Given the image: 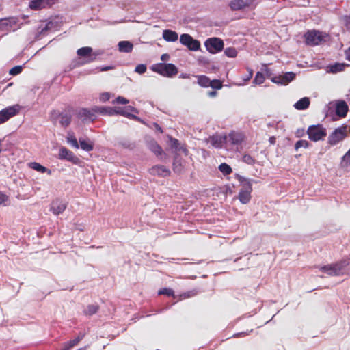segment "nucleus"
<instances>
[{"label": "nucleus", "mask_w": 350, "mask_h": 350, "mask_svg": "<svg viewBox=\"0 0 350 350\" xmlns=\"http://www.w3.org/2000/svg\"><path fill=\"white\" fill-rule=\"evenodd\" d=\"M23 67L21 66H16L11 68L9 71V74L11 75H16L22 72Z\"/></svg>", "instance_id": "49"}, {"label": "nucleus", "mask_w": 350, "mask_h": 350, "mask_svg": "<svg viewBox=\"0 0 350 350\" xmlns=\"http://www.w3.org/2000/svg\"><path fill=\"white\" fill-rule=\"evenodd\" d=\"M118 46V50L122 53H130L133 49V44L129 41H120Z\"/></svg>", "instance_id": "30"}, {"label": "nucleus", "mask_w": 350, "mask_h": 350, "mask_svg": "<svg viewBox=\"0 0 350 350\" xmlns=\"http://www.w3.org/2000/svg\"><path fill=\"white\" fill-rule=\"evenodd\" d=\"M92 49L90 46H85L80 48L77 50V53L80 57H89L88 62H93L95 59V57L98 55L94 53V57H92Z\"/></svg>", "instance_id": "23"}, {"label": "nucleus", "mask_w": 350, "mask_h": 350, "mask_svg": "<svg viewBox=\"0 0 350 350\" xmlns=\"http://www.w3.org/2000/svg\"><path fill=\"white\" fill-rule=\"evenodd\" d=\"M58 118H59V123L62 126L66 127L70 124L71 121L70 116L67 113H59L56 111H53L51 115L52 121L55 122Z\"/></svg>", "instance_id": "14"}, {"label": "nucleus", "mask_w": 350, "mask_h": 350, "mask_svg": "<svg viewBox=\"0 0 350 350\" xmlns=\"http://www.w3.org/2000/svg\"><path fill=\"white\" fill-rule=\"evenodd\" d=\"M306 134L310 141L317 142L325 139L327 130L321 124H312L308 126Z\"/></svg>", "instance_id": "1"}, {"label": "nucleus", "mask_w": 350, "mask_h": 350, "mask_svg": "<svg viewBox=\"0 0 350 350\" xmlns=\"http://www.w3.org/2000/svg\"><path fill=\"white\" fill-rule=\"evenodd\" d=\"M98 310V305L91 304V305H88L87 306V308L84 310V313L86 315L91 316V315L96 314Z\"/></svg>", "instance_id": "40"}, {"label": "nucleus", "mask_w": 350, "mask_h": 350, "mask_svg": "<svg viewBox=\"0 0 350 350\" xmlns=\"http://www.w3.org/2000/svg\"><path fill=\"white\" fill-rule=\"evenodd\" d=\"M173 170L176 173H180L182 170V163L178 159V154L175 157L173 162Z\"/></svg>", "instance_id": "43"}, {"label": "nucleus", "mask_w": 350, "mask_h": 350, "mask_svg": "<svg viewBox=\"0 0 350 350\" xmlns=\"http://www.w3.org/2000/svg\"><path fill=\"white\" fill-rule=\"evenodd\" d=\"M211 144L215 148H221L223 145L227 146L226 135H212L211 137Z\"/></svg>", "instance_id": "21"}, {"label": "nucleus", "mask_w": 350, "mask_h": 350, "mask_svg": "<svg viewBox=\"0 0 350 350\" xmlns=\"http://www.w3.org/2000/svg\"><path fill=\"white\" fill-rule=\"evenodd\" d=\"M180 42L185 46H187L191 51H197V40H193L192 37L187 33L182 34L180 38Z\"/></svg>", "instance_id": "16"}, {"label": "nucleus", "mask_w": 350, "mask_h": 350, "mask_svg": "<svg viewBox=\"0 0 350 350\" xmlns=\"http://www.w3.org/2000/svg\"><path fill=\"white\" fill-rule=\"evenodd\" d=\"M349 65L346 63L335 62L329 64L327 66V72L329 73H337L343 71L347 66Z\"/></svg>", "instance_id": "22"}, {"label": "nucleus", "mask_w": 350, "mask_h": 350, "mask_svg": "<svg viewBox=\"0 0 350 350\" xmlns=\"http://www.w3.org/2000/svg\"><path fill=\"white\" fill-rule=\"evenodd\" d=\"M163 38L167 42H175L178 38V34L172 30L165 29L163 31Z\"/></svg>", "instance_id": "29"}, {"label": "nucleus", "mask_w": 350, "mask_h": 350, "mask_svg": "<svg viewBox=\"0 0 350 350\" xmlns=\"http://www.w3.org/2000/svg\"><path fill=\"white\" fill-rule=\"evenodd\" d=\"M149 172L153 176L166 177L170 176V171L164 165H157L149 169Z\"/></svg>", "instance_id": "17"}, {"label": "nucleus", "mask_w": 350, "mask_h": 350, "mask_svg": "<svg viewBox=\"0 0 350 350\" xmlns=\"http://www.w3.org/2000/svg\"><path fill=\"white\" fill-rule=\"evenodd\" d=\"M152 70L165 77H172L178 72L177 68L173 64L161 63L152 67Z\"/></svg>", "instance_id": "6"}, {"label": "nucleus", "mask_w": 350, "mask_h": 350, "mask_svg": "<svg viewBox=\"0 0 350 350\" xmlns=\"http://www.w3.org/2000/svg\"><path fill=\"white\" fill-rule=\"evenodd\" d=\"M296 77L294 72L289 71L284 73L282 75L275 76L272 79V82L279 85H286L293 81Z\"/></svg>", "instance_id": "8"}, {"label": "nucleus", "mask_w": 350, "mask_h": 350, "mask_svg": "<svg viewBox=\"0 0 350 350\" xmlns=\"http://www.w3.org/2000/svg\"><path fill=\"white\" fill-rule=\"evenodd\" d=\"M269 142L271 144H275L276 142V138L274 136H271L269 139Z\"/></svg>", "instance_id": "64"}, {"label": "nucleus", "mask_w": 350, "mask_h": 350, "mask_svg": "<svg viewBox=\"0 0 350 350\" xmlns=\"http://www.w3.org/2000/svg\"><path fill=\"white\" fill-rule=\"evenodd\" d=\"M116 102L118 104H122V105H125V104H127L129 103V100L124 98V97H122V96H118L116 99Z\"/></svg>", "instance_id": "55"}, {"label": "nucleus", "mask_w": 350, "mask_h": 350, "mask_svg": "<svg viewBox=\"0 0 350 350\" xmlns=\"http://www.w3.org/2000/svg\"><path fill=\"white\" fill-rule=\"evenodd\" d=\"M311 146V144L305 139H299L297 141L294 145V149L295 151H298L300 148H308Z\"/></svg>", "instance_id": "38"}, {"label": "nucleus", "mask_w": 350, "mask_h": 350, "mask_svg": "<svg viewBox=\"0 0 350 350\" xmlns=\"http://www.w3.org/2000/svg\"><path fill=\"white\" fill-rule=\"evenodd\" d=\"M346 59L350 62V47L345 51Z\"/></svg>", "instance_id": "62"}, {"label": "nucleus", "mask_w": 350, "mask_h": 350, "mask_svg": "<svg viewBox=\"0 0 350 350\" xmlns=\"http://www.w3.org/2000/svg\"><path fill=\"white\" fill-rule=\"evenodd\" d=\"M146 144L148 148L157 156L162 154V148L154 139L147 140Z\"/></svg>", "instance_id": "26"}, {"label": "nucleus", "mask_w": 350, "mask_h": 350, "mask_svg": "<svg viewBox=\"0 0 350 350\" xmlns=\"http://www.w3.org/2000/svg\"><path fill=\"white\" fill-rule=\"evenodd\" d=\"M99 98L101 102H106L110 98V94L108 92L102 93Z\"/></svg>", "instance_id": "54"}, {"label": "nucleus", "mask_w": 350, "mask_h": 350, "mask_svg": "<svg viewBox=\"0 0 350 350\" xmlns=\"http://www.w3.org/2000/svg\"><path fill=\"white\" fill-rule=\"evenodd\" d=\"M306 133V131H305L304 129L299 128V129H297L296 130V131L295 132V135L297 138H301V137H304Z\"/></svg>", "instance_id": "52"}, {"label": "nucleus", "mask_w": 350, "mask_h": 350, "mask_svg": "<svg viewBox=\"0 0 350 350\" xmlns=\"http://www.w3.org/2000/svg\"><path fill=\"white\" fill-rule=\"evenodd\" d=\"M310 104V100L308 97H303L301 99H299L298 101H297L294 104V107L297 110H306L307 109Z\"/></svg>", "instance_id": "28"}, {"label": "nucleus", "mask_w": 350, "mask_h": 350, "mask_svg": "<svg viewBox=\"0 0 350 350\" xmlns=\"http://www.w3.org/2000/svg\"><path fill=\"white\" fill-rule=\"evenodd\" d=\"M206 94L211 98H214L217 95V90H212L206 92Z\"/></svg>", "instance_id": "60"}, {"label": "nucleus", "mask_w": 350, "mask_h": 350, "mask_svg": "<svg viewBox=\"0 0 350 350\" xmlns=\"http://www.w3.org/2000/svg\"><path fill=\"white\" fill-rule=\"evenodd\" d=\"M94 110L96 112V113H100L102 115H108V116H113L116 115V109L110 107H94Z\"/></svg>", "instance_id": "27"}, {"label": "nucleus", "mask_w": 350, "mask_h": 350, "mask_svg": "<svg viewBox=\"0 0 350 350\" xmlns=\"http://www.w3.org/2000/svg\"><path fill=\"white\" fill-rule=\"evenodd\" d=\"M120 144L124 147V148H132L133 147V144L130 143L129 142H127V141H124V142H120Z\"/></svg>", "instance_id": "58"}, {"label": "nucleus", "mask_w": 350, "mask_h": 350, "mask_svg": "<svg viewBox=\"0 0 350 350\" xmlns=\"http://www.w3.org/2000/svg\"><path fill=\"white\" fill-rule=\"evenodd\" d=\"M146 66L145 64H138L135 68V72H136L138 74H144L146 71Z\"/></svg>", "instance_id": "50"}, {"label": "nucleus", "mask_w": 350, "mask_h": 350, "mask_svg": "<svg viewBox=\"0 0 350 350\" xmlns=\"http://www.w3.org/2000/svg\"><path fill=\"white\" fill-rule=\"evenodd\" d=\"M334 264L339 275L350 274V255L349 257L342 258Z\"/></svg>", "instance_id": "9"}, {"label": "nucleus", "mask_w": 350, "mask_h": 350, "mask_svg": "<svg viewBox=\"0 0 350 350\" xmlns=\"http://www.w3.org/2000/svg\"><path fill=\"white\" fill-rule=\"evenodd\" d=\"M204 46L207 51L212 54H216L224 49V40L217 37L208 38L204 42Z\"/></svg>", "instance_id": "5"}, {"label": "nucleus", "mask_w": 350, "mask_h": 350, "mask_svg": "<svg viewBox=\"0 0 350 350\" xmlns=\"http://www.w3.org/2000/svg\"><path fill=\"white\" fill-rule=\"evenodd\" d=\"M349 111V106L346 101L343 100H338L335 103V113L340 118L346 117Z\"/></svg>", "instance_id": "15"}, {"label": "nucleus", "mask_w": 350, "mask_h": 350, "mask_svg": "<svg viewBox=\"0 0 350 350\" xmlns=\"http://www.w3.org/2000/svg\"><path fill=\"white\" fill-rule=\"evenodd\" d=\"M234 176L235 178L237 179V180L239 182L240 185L241 186V189L240 190L250 192L252 191V180L247 178L239 174H235Z\"/></svg>", "instance_id": "18"}, {"label": "nucleus", "mask_w": 350, "mask_h": 350, "mask_svg": "<svg viewBox=\"0 0 350 350\" xmlns=\"http://www.w3.org/2000/svg\"><path fill=\"white\" fill-rule=\"evenodd\" d=\"M218 170L222 173L224 176H228L232 172V167L226 163H221L218 166Z\"/></svg>", "instance_id": "37"}, {"label": "nucleus", "mask_w": 350, "mask_h": 350, "mask_svg": "<svg viewBox=\"0 0 350 350\" xmlns=\"http://www.w3.org/2000/svg\"><path fill=\"white\" fill-rule=\"evenodd\" d=\"M209 85L213 90H219L223 88V82L220 79H214L211 80Z\"/></svg>", "instance_id": "39"}, {"label": "nucleus", "mask_w": 350, "mask_h": 350, "mask_svg": "<svg viewBox=\"0 0 350 350\" xmlns=\"http://www.w3.org/2000/svg\"><path fill=\"white\" fill-rule=\"evenodd\" d=\"M265 76L261 72H257L254 79L253 80V83L256 85H260L265 81Z\"/></svg>", "instance_id": "42"}, {"label": "nucleus", "mask_w": 350, "mask_h": 350, "mask_svg": "<svg viewBox=\"0 0 350 350\" xmlns=\"http://www.w3.org/2000/svg\"><path fill=\"white\" fill-rule=\"evenodd\" d=\"M170 56L168 54H163L161 57V59L163 62H166L169 59Z\"/></svg>", "instance_id": "63"}, {"label": "nucleus", "mask_w": 350, "mask_h": 350, "mask_svg": "<svg viewBox=\"0 0 350 350\" xmlns=\"http://www.w3.org/2000/svg\"><path fill=\"white\" fill-rule=\"evenodd\" d=\"M254 0H232L229 3V7L233 11H237L250 7Z\"/></svg>", "instance_id": "13"}, {"label": "nucleus", "mask_w": 350, "mask_h": 350, "mask_svg": "<svg viewBox=\"0 0 350 350\" xmlns=\"http://www.w3.org/2000/svg\"><path fill=\"white\" fill-rule=\"evenodd\" d=\"M52 27H53V23L51 22L47 23L44 25V27L40 26L38 28V33L39 34H45V33L48 30L51 29Z\"/></svg>", "instance_id": "47"}, {"label": "nucleus", "mask_w": 350, "mask_h": 350, "mask_svg": "<svg viewBox=\"0 0 350 350\" xmlns=\"http://www.w3.org/2000/svg\"><path fill=\"white\" fill-rule=\"evenodd\" d=\"M224 54L230 58L236 57L237 55V51L234 47H228L224 50Z\"/></svg>", "instance_id": "44"}, {"label": "nucleus", "mask_w": 350, "mask_h": 350, "mask_svg": "<svg viewBox=\"0 0 350 350\" xmlns=\"http://www.w3.org/2000/svg\"><path fill=\"white\" fill-rule=\"evenodd\" d=\"M304 38L306 45L314 46L325 42V33L319 30H308L304 33Z\"/></svg>", "instance_id": "2"}, {"label": "nucleus", "mask_w": 350, "mask_h": 350, "mask_svg": "<svg viewBox=\"0 0 350 350\" xmlns=\"http://www.w3.org/2000/svg\"><path fill=\"white\" fill-rule=\"evenodd\" d=\"M159 295H165L167 296H172L174 298H176V296L174 293V291L171 288H163L159 291Z\"/></svg>", "instance_id": "45"}, {"label": "nucleus", "mask_w": 350, "mask_h": 350, "mask_svg": "<svg viewBox=\"0 0 350 350\" xmlns=\"http://www.w3.org/2000/svg\"><path fill=\"white\" fill-rule=\"evenodd\" d=\"M67 142L69 143L72 147L75 148H79V144L76 137L73 135H70L68 137Z\"/></svg>", "instance_id": "48"}, {"label": "nucleus", "mask_w": 350, "mask_h": 350, "mask_svg": "<svg viewBox=\"0 0 350 350\" xmlns=\"http://www.w3.org/2000/svg\"><path fill=\"white\" fill-rule=\"evenodd\" d=\"M53 3V0H31L29 8L32 10H40Z\"/></svg>", "instance_id": "20"}, {"label": "nucleus", "mask_w": 350, "mask_h": 350, "mask_svg": "<svg viewBox=\"0 0 350 350\" xmlns=\"http://www.w3.org/2000/svg\"><path fill=\"white\" fill-rule=\"evenodd\" d=\"M96 112L94 110V107L91 109L82 108L77 112V117L83 122L94 121L96 118Z\"/></svg>", "instance_id": "10"}, {"label": "nucleus", "mask_w": 350, "mask_h": 350, "mask_svg": "<svg viewBox=\"0 0 350 350\" xmlns=\"http://www.w3.org/2000/svg\"><path fill=\"white\" fill-rule=\"evenodd\" d=\"M233 191L229 185H226L219 188V193L224 196V199L227 198L228 194L232 195Z\"/></svg>", "instance_id": "41"}, {"label": "nucleus", "mask_w": 350, "mask_h": 350, "mask_svg": "<svg viewBox=\"0 0 350 350\" xmlns=\"http://www.w3.org/2000/svg\"><path fill=\"white\" fill-rule=\"evenodd\" d=\"M135 109L133 107L129 106L124 109H116V115L120 114L122 115L125 117L131 118L133 119H136L137 116L135 115H131L130 111H135Z\"/></svg>", "instance_id": "33"}, {"label": "nucleus", "mask_w": 350, "mask_h": 350, "mask_svg": "<svg viewBox=\"0 0 350 350\" xmlns=\"http://www.w3.org/2000/svg\"><path fill=\"white\" fill-rule=\"evenodd\" d=\"M190 296H191V293L190 292L185 293H183V294L180 295L179 299L180 300L185 299L186 298L189 297Z\"/></svg>", "instance_id": "61"}, {"label": "nucleus", "mask_w": 350, "mask_h": 350, "mask_svg": "<svg viewBox=\"0 0 350 350\" xmlns=\"http://www.w3.org/2000/svg\"><path fill=\"white\" fill-rule=\"evenodd\" d=\"M227 138V146L228 145H240L242 144L244 139L243 135L240 132L231 131L228 135Z\"/></svg>", "instance_id": "11"}, {"label": "nucleus", "mask_w": 350, "mask_h": 350, "mask_svg": "<svg viewBox=\"0 0 350 350\" xmlns=\"http://www.w3.org/2000/svg\"><path fill=\"white\" fill-rule=\"evenodd\" d=\"M250 191L240 190L238 195V199L243 204H247L250 202L252 196Z\"/></svg>", "instance_id": "34"}, {"label": "nucleus", "mask_w": 350, "mask_h": 350, "mask_svg": "<svg viewBox=\"0 0 350 350\" xmlns=\"http://www.w3.org/2000/svg\"><path fill=\"white\" fill-rule=\"evenodd\" d=\"M243 162L245 163L247 165H253L256 163V160L250 154H245L242 157Z\"/></svg>", "instance_id": "46"}, {"label": "nucleus", "mask_w": 350, "mask_h": 350, "mask_svg": "<svg viewBox=\"0 0 350 350\" xmlns=\"http://www.w3.org/2000/svg\"><path fill=\"white\" fill-rule=\"evenodd\" d=\"M59 159H65L72 162L74 164H77L79 162V159L77 157L73 152L65 147H62L59 151Z\"/></svg>", "instance_id": "12"}, {"label": "nucleus", "mask_w": 350, "mask_h": 350, "mask_svg": "<svg viewBox=\"0 0 350 350\" xmlns=\"http://www.w3.org/2000/svg\"><path fill=\"white\" fill-rule=\"evenodd\" d=\"M85 334H79L76 338L64 343L62 350H70L74 346L77 345L84 337Z\"/></svg>", "instance_id": "32"}, {"label": "nucleus", "mask_w": 350, "mask_h": 350, "mask_svg": "<svg viewBox=\"0 0 350 350\" xmlns=\"http://www.w3.org/2000/svg\"><path fill=\"white\" fill-rule=\"evenodd\" d=\"M252 331H253V329H251V330H250L248 332H238V333L234 334L233 335V337H234V338L243 337V336L249 335Z\"/></svg>", "instance_id": "56"}, {"label": "nucleus", "mask_w": 350, "mask_h": 350, "mask_svg": "<svg viewBox=\"0 0 350 350\" xmlns=\"http://www.w3.org/2000/svg\"><path fill=\"white\" fill-rule=\"evenodd\" d=\"M319 270L331 276H339L334 263L322 266Z\"/></svg>", "instance_id": "25"}, {"label": "nucleus", "mask_w": 350, "mask_h": 350, "mask_svg": "<svg viewBox=\"0 0 350 350\" xmlns=\"http://www.w3.org/2000/svg\"><path fill=\"white\" fill-rule=\"evenodd\" d=\"M23 23L20 22V18L17 16L4 18L0 19V31H15L18 29Z\"/></svg>", "instance_id": "3"}, {"label": "nucleus", "mask_w": 350, "mask_h": 350, "mask_svg": "<svg viewBox=\"0 0 350 350\" xmlns=\"http://www.w3.org/2000/svg\"><path fill=\"white\" fill-rule=\"evenodd\" d=\"M79 142L80 144V147L83 150L89 152L93 150V144L89 139L86 140L80 138Z\"/></svg>", "instance_id": "35"}, {"label": "nucleus", "mask_w": 350, "mask_h": 350, "mask_svg": "<svg viewBox=\"0 0 350 350\" xmlns=\"http://www.w3.org/2000/svg\"><path fill=\"white\" fill-rule=\"evenodd\" d=\"M342 162H346L350 165V148L349 150L342 156Z\"/></svg>", "instance_id": "53"}, {"label": "nucleus", "mask_w": 350, "mask_h": 350, "mask_svg": "<svg viewBox=\"0 0 350 350\" xmlns=\"http://www.w3.org/2000/svg\"><path fill=\"white\" fill-rule=\"evenodd\" d=\"M28 165L30 168L37 171V172H41V173H47L49 175H51V170L46 168V167L40 165V163H36V162H31L29 163H28Z\"/></svg>", "instance_id": "31"}, {"label": "nucleus", "mask_w": 350, "mask_h": 350, "mask_svg": "<svg viewBox=\"0 0 350 350\" xmlns=\"http://www.w3.org/2000/svg\"><path fill=\"white\" fill-rule=\"evenodd\" d=\"M170 148L178 154L180 152H183L185 154H187V150L179 143L178 140L172 137H170Z\"/></svg>", "instance_id": "24"}, {"label": "nucleus", "mask_w": 350, "mask_h": 350, "mask_svg": "<svg viewBox=\"0 0 350 350\" xmlns=\"http://www.w3.org/2000/svg\"><path fill=\"white\" fill-rule=\"evenodd\" d=\"M66 206H67L66 202L62 200L57 199L52 202L51 211L55 215H59L65 211V209L66 208Z\"/></svg>", "instance_id": "19"}, {"label": "nucleus", "mask_w": 350, "mask_h": 350, "mask_svg": "<svg viewBox=\"0 0 350 350\" xmlns=\"http://www.w3.org/2000/svg\"><path fill=\"white\" fill-rule=\"evenodd\" d=\"M347 125L342 124L336 128L328 136L327 143L330 146H335L340 142L342 141L347 135Z\"/></svg>", "instance_id": "4"}, {"label": "nucleus", "mask_w": 350, "mask_h": 350, "mask_svg": "<svg viewBox=\"0 0 350 350\" xmlns=\"http://www.w3.org/2000/svg\"><path fill=\"white\" fill-rule=\"evenodd\" d=\"M20 110L19 105H13L8 107L0 111V124L8 121L10 118L16 116Z\"/></svg>", "instance_id": "7"}, {"label": "nucleus", "mask_w": 350, "mask_h": 350, "mask_svg": "<svg viewBox=\"0 0 350 350\" xmlns=\"http://www.w3.org/2000/svg\"><path fill=\"white\" fill-rule=\"evenodd\" d=\"M344 20H345V25L347 29L349 31H350V16H345Z\"/></svg>", "instance_id": "57"}, {"label": "nucleus", "mask_w": 350, "mask_h": 350, "mask_svg": "<svg viewBox=\"0 0 350 350\" xmlns=\"http://www.w3.org/2000/svg\"><path fill=\"white\" fill-rule=\"evenodd\" d=\"M263 66L265 67V68L264 69V71L265 72V76L266 77H267L268 79H270V80L272 81V79L275 76L273 75L272 70L269 68L266 64H264Z\"/></svg>", "instance_id": "51"}, {"label": "nucleus", "mask_w": 350, "mask_h": 350, "mask_svg": "<svg viewBox=\"0 0 350 350\" xmlns=\"http://www.w3.org/2000/svg\"><path fill=\"white\" fill-rule=\"evenodd\" d=\"M8 200V197L3 193L0 191V204H3Z\"/></svg>", "instance_id": "59"}, {"label": "nucleus", "mask_w": 350, "mask_h": 350, "mask_svg": "<svg viewBox=\"0 0 350 350\" xmlns=\"http://www.w3.org/2000/svg\"><path fill=\"white\" fill-rule=\"evenodd\" d=\"M211 80V79L206 75H198V85L202 88H209Z\"/></svg>", "instance_id": "36"}]
</instances>
